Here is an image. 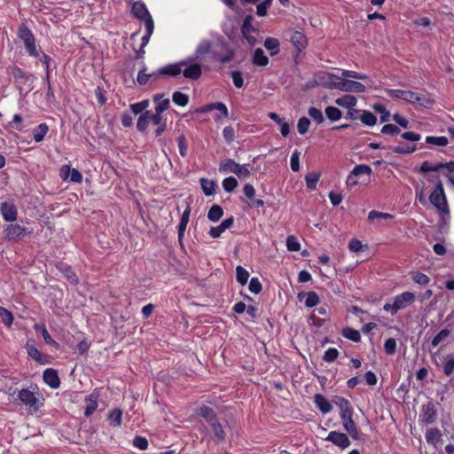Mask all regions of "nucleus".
<instances>
[{"label":"nucleus","instance_id":"nucleus-60","mask_svg":"<svg viewBox=\"0 0 454 454\" xmlns=\"http://www.w3.org/2000/svg\"><path fill=\"white\" fill-rule=\"evenodd\" d=\"M454 372V357L448 356L446 357V363L443 366V373L446 376H450Z\"/></svg>","mask_w":454,"mask_h":454},{"label":"nucleus","instance_id":"nucleus-17","mask_svg":"<svg viewBox=\"0 0 454 454\" xmlns=\"http://www.w3.org/2000/svg\"><path fill=\"white\" fill-rule=\"evenodd\" d=\"M131 14L138 20H144L150 12H148L145 4L140 0L135 1L131 7Z\"/></svg>","mask_w":454,"mask_h":454},{"label":"nucleus","instance_id":"nucleus-27","mask_svg":"<svg viewBox=\"0 0 454 454\" xmlns=\"http://www.w3.org/2000/svg\"><path fill=\"white\" fill-rule=\"evenodd\" d=\"M264 47L270 51L271 56L277 55L280 51L279 41L275 37H267L264 41Z\"/></svg>","mask_w":454,"mask_h":454},{"label":"nucleus","instance_id":"nucleus-61","mask_svg":"<svg viewBox=\"0 0 454 454\" xmlns=\"http://www.w3.org/2000/svg\"><path fill=\"white\" fill-rule=\"evenodd\" d=\"M207 109L208 110H218L222 113V114L224 117H227L229 114L227 106L222 102H216V103L211 104L207 106Z\"/></svg>","mask_w":454,"mask_h":454},{"label":"nucleus","instance_id":"nucleus-39","mask_svg":"<svg viewBox=\"0 0 454 454\" xmlns=\"http://www.w3.org/2000/svg\"><path fill=\"white\" fill-rule=\"evenodd\" d=\"M122 411L119 409L112 411L108 415L109 422L114 427H120L121 425Z\"/></svg>","mask_w":454,"mask_h":454},{"label":"nucleus","instance_id":"nucleus-25","mask_svg":"<svg viewBox=\"0 0 454 454\" xmlns=\"http://www.w3.org/2000/svg\"><path fill=\"white\" fill-rule=\"evenodd\" d=\"M200 183L206 196H212L215 193L216 183L215 181L207 178H200Z\"/></svg>","mask_w":454,"mask_h":454},{"label":"nucleus","instance_id":"nucleus-11","mask_svg":"<svg viewBox=\"0 0 454 454\" xmlns=\"http://www.w3.org/2000/svg\"><path fill=\"white\" fill-rule=\"evenodd\" d=\"M325 441L331 442L333 444L342 450L348 448L350 445V441L348 435L344 433L336 431H331L325 438Z\"/></svg>","mask_w":454,"mask_h":454},{"label":"nucleus","instance_id":"nucleus-16","mask_svg":"<svg viewBox=\"0 0 454 454\" xmlns=\"http://www.w3.org/2000/svg\"><path fill=\"white\" fill-rule=\"evenodd\" d=\"M0 209L5 221L12 222L16 220L18 212L16 207L13 204L8 203L6 201L3 202L1 204Z\"/></svg>","mask_w":454,"mask_h":454},{"label":"nucleus","instance_id":"nucleus-10","mask_svg":"<svg viewBox=\"0 0 454 454\" xmlns=\"http://www.w3.org/2000/svg\"><path fill=\"white\" fill-rule=\"evenodd\" d=\"M19 400L26 406H28L34 411L38 410V399L35 395L27 388H23L18 393Z\"/></svg>","mask_w":454,"mask_h":454},{"label":"nucleus","instance_id":"nucleus-56","mask_svg":"<svg viewBox=\"0 0 454 454\" xmlns=\"http://www.w3.org/2000/svg\"><path fill=\"white\" fill-rule=\"evenodd\" d=\"M272 0H264L256 6V14L260 17H263L267 14L268 9L271 4Z\"/></svg>","mask_w":454,"mask_h":454},{"label":"nucleus","instance_id":"nucleus-42","mask_svg":"<svg viewBox=\"0 0 454 454\" xmlns=\"http://www.w3.org/2000/svg\"><path fill=\"white\" fill-rule=\"evenodd\" d=\"M248 278H249V272L242 266H240V265L237 266V268H236L237 281L240 285L244 286L247 283Z\"/></svg>","mask_w":454,"mask_h":454},{"label":"nucleus","instance_id":"nucleus-48","mask_svg":"<svg viewBox=\"0 0 454 454\" xmlns=\"http://www.w3.org/2000/svg\"><path fill=\"white\" fill-rule=\"evenodd\" d=\"M310 118H312L317 124H321L325 121V117L321 110L317 107H310L308 111Z\"/></svg>","mask_w":454,"mask_h":454},{"label":"nucleus","instance_id":"nucleus-62","mask_svg":"<svg viewBox=\"0 0 454 454\" xmlns=\"http://www.w3.org/2000/svg\"><path fill=\"white\" fill-rule=\"evenodd\" d=\"M374 110L376 112L381 114V115H380L381 122H386L388 121L390 114L383 105H375Z\"/></svg>","mask_w":454,"mask_h":454},{"label":"nucleus","instance_id":"nucleus-55","mask_svg":"<svg viewBox=\"0 0 454 454\" xmlns=\"http://www.w3.org/2000/svg\"><path fill=\"white\" fill-rule=\"evenodd\" d=\"M384 350L387 355H394L396 352V340L394 338L387 339L384 343Z\"/></svg>","mask_w":454,"mask_h":454},{"label":"nucleus","instance_id":"nucleus-31","mask_svg":"<svg viewBox=\"0 0 454 454\" xmlns=\"http://www.w3.org/2000/svg\"><path fill=\"white\" fill-rule=\"evenodd\" d=\"M341 334L344 338L350 340L354 342H359L361 340L360 333L349 326L344 327L341 331Z\"/></svg>","mask_w":454,"mask_h":454},{"label":"nucleus","instance_id":"nucleus-49","mask_svg":"<svg viewBox=\"0 0 454 454\" xmlns=\"http://www.w3.org/2000/svg\"><path fill=\"white\" fill-rule=\"evenodd\" d=\"M210 427H212L215 436L219 441H224L225 432H224L222 425L220 423H218L217 420H215L213 423L210 424Z\"/></svg>","mask_w":454,"mask_h":454},{"label":"nucleus","instance_id":"nucleus-24","mask_svg":"<svg viewBox=\"0 0 454 454\" xmlns=\"http://www.w3.org/2000/svg\"><path fill=\"white\" fill-rule=\"evenodd\" d=\"M252 62L257 67H266L269 64V58L264 54V51L261 48L255 49Z\"/></svg>","mask_w":454,"mask_h":454},{"label":"nucleus","instance_id":"nucleus-53","mask_svg":"<svg viewBox=\"0 0 454 454\" xmlns=\"http://www.w3.org/2000/svg\"><path fill=\"white\" fill-rule=\"evenodd\" d=\"M23 121V118L20 114H14L12 121L8 123V127L10 129H16L18 131H22L23 127L21 126V123Z\"/></svg>","mask_w":454,"mask_h":454},{"label":"nucleus","instance_id":"nucleus-20","mask_svg":"<svg viewBox=\"0 0 454 454\" xmlns=\"http://www.w3.org/2000/svg\"><path fill=\"white\" fill-rule=\"evenodd\" d=\"M34 329L36 333H40L42 334L45 343L52 345L57 349L59 348V343L51 338L43 324H35Z\"/></svg>","mask_w":454,"mask_h":454},{"label":"nucleus","instance_id":"nucleus-19","mask_svg":"<svg viewBox=\"0 0 454 454\" xmlns=\"http://www.w3.org/2000/svg\"><path fill=\"white\" fill-rule=\"evenodd\" d=\"M98 394L96 393L95 391L86 397V407L84 411L85 417H90L96 411V409L98 408Z\"/></svg>","mask_w":454,"mask_h":454},{"label":"nucleus","instance_id":"nucleus-57","mask_svg":"<svg viewBox=\"0 0 454 454\" xmlns=\"http://www.w3.org/2000/svg\"><path fill=\"white\" fill-rule=\"evenodd\" d=\"M440 169H442V166H441L440 163L433 165L428 160L424 161L421 164L420 168H419V170L424 173L431 172V171H438Z\"/></svg>","mask_w":454,"mask_h":454},{"label":"nucleus","instance_id":"nucleus-51","mask_svg":"<svg viewBox=\"0 0 454 454\" xmlns=\"http://www.w3.org/2000/svg\"><path fill=\"white\" fill-rule=\"evenodd\" d=\"M352 175H355L356 176H360V175H368L370 176L372 172V168L370 166L368 165H365V164H360V165H356L353 169H352Z\"/></svg>","mask_w":454,"mask_h":454},{"label":"nucleus","instance_id":"nucleus-7","mask_svg":"<svg viewBox=\"0 0 454 454\" xmlns=\"http://www.w3.org/2000/svg\"><path fill=\"white\" fill-rule=\"evenodd\" d=\"M5 237L10 240H20L26 236L31 234L32 230L21 226L18 223H12L7 225L4 230Z\"/></svg>","mask_w":454,"mask_h":454},{"label":"nucleus","instance_id":"nucleus-38","mask_svg":"<svg viewBox=\"0 0 454 454\" xmlns=\"http://www.w3.org/2000/svg\"><path fill=\"white\" fill-rule=\"evenodd\" d=\"M426 143L430 145L446 146L449 143V140L446 137L427 136L426 137Z\"/></svg>","mask_w":454,"mask_h":454},{"label":"nucleus","instance_id":"nucleus-63","mask_svg":"<svg viewBox=\"0 0 454 454\" xmlns=\"http://www.w3.org/2000/svg\"><path fill=\"white\" fill-rule=\"evenodd\" d=\"M400 129L394 124H386L381 129V133L395 136L400 133Z\"/></svg>","mask_w":454,"mask_h":454},{"label":"nucleus","instance_id":"nucleus-14","mask_svg":"<svg viewBox=\"0 0 454 454\" xmlns=\"http://www.w3.org/2000/svg\"><path fill=\"white\" fill-rule=\"evenodd\" d=\"M290 42L298 52H301L308 46V39L306 35L300 31H293L291 33Z\"/></svg>","mask_w":454,"mask_h":454},{"label":"nucleus","instance_id":"nucleus-2","mask_svg":"<svg viewBox=\"0 0 454 454\" xmlns=\"http://www.w3.org/2000/svg\"><path fill=\"white\" fill-rule=\"evenodd\" d=\"M415 295L411 292H403L393 298V303H386L383 306L385 311H388L395 316L399 310L407 308L415 301Z\"/></svg>","mask_w":454,"mask_h":454},{"label":"nucleus","instance_id":"nucleus-54","mask_svg":"<svg viewBox=\"0 0 454 454\" xmlns=\"http://www.w3.org/2000/svg\"><path fill=\"white\" fill-rule=\"evenodd\" d=\"M287 249L291 252H297L301 249V244L294 236H289L286 239Z\"/></svg>","mask_w":454,"mask_h":454},{"label":"nucleus","instance_id":"nucleus-32","mask_svg":"<svg viewBox=\"0 0 454 454\" xmlns=\"http://www.w3.org/2000/svg\"><path fill=\"white\" fill-rule=\"evenodd\" d=\"M223 215V210L219 205H213L207 213V218L209 221L216 223Z\"/></svg>","mask_w":454,"mask_h":454},{"label":"nucleus","instance_id":"nucleus-33","mask_svg":"<svg viewBox=\"0 0 454 454\" xmlns=\"http://www.w3.org/2000/svg\"><path fill=\"white\" fill-rule=\"evenodd\" d=\"M26 348H27L28 356L32 359H34L35 361H36L40 364L46 363V361L44 359H43L40 351L33 344L27 343Z\"/></svg>","mask_w":454,"mask_h":454},{"label":"nucleus","instance_id":"nucleus-58","mask_svg":"<svg viewBox=\"0 0 454 454\" xmlns=\"http://www.w3.org/2000/svg\"><path fill=\"white\" fill-rule=\"evenodd\" d=\"M338 356H339L338 349H336L334 348H330L325 352L323 359L325 362L332 363L337 359Z\"/></svg>","mask_w":454,"mask_h":454},{"label":"nucleus","instance_id":"nucleus-9","mask_svg":"<svg viewBox=\"0 0 454 454\" xmlns=\"http://www.w3.org/2000/svg\"><path fill=\"white\" fill-rule=\"evenodd\" d=\"M187 65L182 67L183 75L189 80L197 81L202 75V66L200 63H191L190 60H186Z\"/></svg>","mask_w":454,"mask_h":454},{"label":"nucleus","instance_id":"nucleus-5","mask_svg":"<svg viewBox=\"0 0 454 454\" xmlns=\"http://www.w3.org/2000/svg\"><path fill=\"white\" fill-rule=\"evenodd\" d=\"M388 95L392 98H401L410 103H418L419 105L426 107L433 102L425 96L411 90H390L388 91Z\"/></svg>","mask_w":454,"mask_h":454},{"label":"nucleus","instance_id":"nucleus-1","mask_svg":"<svg viewBox=\"0 0 454 454\" xmlns=\"http://www.w3.org/2000/svg\"><path fill=\"white\" fill-rule=\"evenodd\" d=\"M329 81L326 87L332 90H339L344 92H364L365 86L356 81L340 78L334 74H328Z\"/></svg>","mask_w":454,"mask_h":454},{"label":"nucleus","instance_id":"nucleus-41","mask_svg":"<svg viewBox=\"0 0 454 454\" xmlns=\"http://www.w3.org/2000/svg\"><path fill=\"white\" fill-rule=\"evenodd\" d=\"M172 99L176 105L180 106H185L189 103V96L181 91H175Z\"/></svg>","mask_w":454,"mask_h":454},{"label":"nucleus","instance_id":"nucleus-29","mask_svg":"<svg viewBox=\"0 0 454 454\" xmlns=\"http://www.w3.org/2000/svg\"><path fill=\"white\" fill-rule=\"evenodd\" d=\"M12 74L17 82H26L29 80H33V75L31 74L24 72L18 67H14L12 69Z\"/></svg>","mask_w":454,"mask_h":454},{"label":"nucleus","instance_id":"nucleus-23","mask_svg":"<svg viewBox=\"0 0 454 454\" xmlns=\"http://www.w3.org/2000/svg\"><path fill=\"white\" fill-rule=\"evenodd\" d=\"M197 413L205 419L209 425L216 420L215 412L211 407L202 405L198 409Z\"/></svg>","mask_w":454,"mask_h":454},{"label":"nucleus","instance_id":"nucleus-4","mask_svg":"<svg viewBox=\"0 0 454 454\" xmlns=\"http://www.w3.org/2000/svg\"><path fill=\"white\" fill-rule=\"evenodd\" d=\"M18 36L22 40L26 51L29 56L39 57L40 50L37 49L35 37L32 31L25 24H21L18 30Z\"/></svg>","mask_w":454,"mask_h":454},{"label":"nucleus","instance_id":"nucleus-22","mask_svg":"<svg viewBox=\"0 0 454 454\" xmlns=\"http://www.w3.org/2000/svg\"><path fill=\"white\" fill-rule=\"evenodd\" d=\"M303 297H306L305 306L308 308H312L319 302V297L314 291L298 294V298L300 301H301Z\"/></svg>","mask_w":454,"mask_h":454},{"label":"nucleus","instance_id":"nucleus-3","mask_svg":"<svg viewBox=\"0 0 454 454\" xmlns=\"http://www.w3.org/2000/svg\"><path fill=\"white\" fill-rule=\"evenodd\" d=\"M248 166L249 164L240 165L232 159H225L221 160L219 171L221 173H233L240 179H247L251 175Z\"/></svg>","mask_w":454,"mask_h":454},{"label":"nucleus","instance_id":"nucleus-13","mask_svg":"<svg viewBox=\"0 0 454 454\" xmlns=\"http://www.w3.org/2000/svg\"><path fill=\"white\" fill-rule=\"evenodd\" d=\"M187 65V61H179L175 64H169L159 69V74L161 75L176 77L182 74V67Z\"/></svg>","mask_w":454,"mask_h":454},{"label":"nucleus","instance_id":"nucleus-43","mask_svg":"<svg viewBox=\"0 0 454 454\" xmlns=\"http://www.w3.org/2000/svg\"><path fill=\"white\" fill-rule=\"evenodd\" d=\"M320 175L316 172H311L306 175L305 181L309 190H315L317 184L319 180Z\"/></svg>","mask_w":454,"mask_h":454},{"label":"nucleus","instance_id":"nucleus-44","mask_svg":"<svg viewBox=\"0 0 454 454\" xmlns=\"http://www.w3.org/2000/svg\"><path fill=\"white\" fill-rule=\"evenodd\" d=\"M0 318L4 325L7 327H11L13 323V316L12 312L4 307L0 306Z\"/></svg>","mask_w":454,"mask_h":454},{"label":"nucleus","instance_id":"nucleus-28","mask_svg":"<svg viewBox=\"0 0 454 454\" xmlns=\"http://www.w3.org/2000/svg\"><path fill=\"white\" fill-rule=\"evenodd\" d=\"M356 102H357V99L356 97L352 96V95H345L341 98H338L336 100H335V103L341 106V107H346V108H351L353 106H355L356 105Z\"/></svg>","mask_w":454,"mask_h":454},{"label":"nucleus","instance_id":"nucleus-34","mask_svg":"<svg viewBox=\"0 0 454 454\" xmlns=\"http://www.w3.org/2000/svg\"><path fill=\"white\" fill-rule=\"evenodd\" d=\"M417 150V145H409L401 142L398 145L394 147L393 151L399 154H410Z\"/></svg>","mask_w":454,"mask_h":454},{"label":"nucleus","instance_id":"nucleus-36","mask_svg":"<svg viewBox=\"0 0 454 454\" xmlns=\"http://www.w3.org/2000/svg\"><path fill=\"white\" fill-rule=\"evenodd\" d=\"M359 119L367 126H373L377 122V117L371 112L362 110Z\"/></svg>","mask_w":454,"mask_h":454},{"label":"nucleus","instance_id":"nucleus-64","mask_svg":"<svg viewBox=\"0 0 454 454\" xmlns=\"http://www.w3.org/2000/svg\"><path fill=\"white\" fill-rule=\"evenodd\" d=\"M133 445L139 450H146L148 448V441L143 436H136L133 440Z\"/></svg>","mask_w":454,"mask_h":454},{"label":"nucleus","instance_id":"nucleus-45","mask_svg":"<svg viewBox=\"0 0 454 454\" xmlns=\"http://www.w3.org/2000/svg\"><path fill=\"white\" fill-rule=\"evenodd\" d=\"M325 114L326 117L332 121H339L342 116L341 111L334 106H327L325 108Z\"/></svg>","mask_w":454,"mask_h":454},{"label":"nucleus","instance_id":"nucleus-12","mask_svg":"<svg viewBox=\"0 0 454 454\" xmlns=\"http://www.w3.org/2000/svg\"><path fill=\"white\" fill-rule=\"evenodd\" d=\"M340 419L344 429L348 433V434L355 440L360 439V434L356 424L353 419V414L341 416Z\"/></svg>","mask_w":454,"mask_h":454},{"label":"nucleus","instance_id":"nucleus-15","mask_svg":"<svg viewBox=\"0 0 454 454\" xmlns=\"http://www.w3.org/2000/svg\"><path fill=\"white\" fill-rule=\"evenodd\" d=\"M43 381L51 388H58L60 386V380L56 370L46 369L43 373Z\"/></svg>","mask_w":454,"mask_h":454},{"label":"nucleus","instance_id":"nucleus-35","mask_svg":"<svg viewBox=\"0 0 454 454\" xmlns=\"http://www.w3.org/2000/svg\"><path fill=\"white\" fill-rule=\"evenodd\" d=\"M254 18L252 15H247L243 20V24L241 26V34L242 35H246L248 34H252L255 31V28L252 25Z\"/></svg>","mask_w":454,"mask_h":454},{"label":"nucleus","instance_id":"nucleus-21","mask_svg":"<svg viewBox=\"0 0 454 454\" xmlns=\"http://www.w3.org/2000/svg\"><path fill=\"white\" fill-rule=\"evenodd\" d=\"M314 402L322 413H328L333 410V405L328 400L321 394H317L314 396Z\"/></svg>","mask_w":454,"mask_h":454},{"label":"nucleus","instance_id":"nucleus-47","mask_svg":"<svg viewBox=\"0 0 454 454\" xmlns=\"http://www.w3.org/2000/svg\"><path fill=\"white\" fill-rule=\"evenodd\" d=\"M340 78L348 79L353 78L357 80H366L368 79V75L365 74L357 73L351 70H342Z\"/></svg>","mask_w":454,"mask_h":454},{"label":"nucleus","instance_id":"nucleus-40","mask_svg":"<svg viewBox=\"0 0 454 454\" xmlns=\"http://www.w3.org/2000/svg\"><path fill=\"white\" fill-rule=\"evenodd\" d=\"M411 279L418 285L427 286L430 282V278L424 273L419 271L411 272Z\"/></svg>","mask_w":454,"mask_h":454},{"label":"nucleus","instance_id":"nucleus-18","mask_svg":"<svg viewBox=\"0 0 454 454\" xmlns=\"http://www.w3.org/2000/svg\"><path fill=\"white\" fill-rule=\"evenodd\" d=\"M334 403L340 410V417L354 413L353 407L348 399L342 396H335Z\"/></svg>","mask_w":454,"mask_h":454},{"label":"nucleus","instance_id":"nucleus-6","mask_svg":"<svg viewBox=\"0 0 454 454\" xmlns=\"http://www.w3.org/2000/svg\"><path fill=\"white\" fill-rule=\"evenodd\" d=\"M437 410L433 401H429L421 406V410L419 415V425H432L437 420Z\"/></svg>","mask_w":454,"mask_h":454},{"label":"nucleus","instance_id":"nucleus-37","mask_svg":"<svg viewBox=\"0 0 454 454\" xmlns=\"http://www.w3.org/2000/svg\"><path fill=\"white\" fill-rule=\"evenodd\" d=\"M212 49V43L208 40H203L198 45L195 55L197 58L208 53Z\"/></svg>","mask_w":454,"mask_h":454},{"label":"nucleus","instance_id":"nucleus-30","mask_svg":"<svg viewBox=\"0 0 454 454\" xmlns=\"http://www.w3.org/2000/svg\"><path fill=\"white\" fill-rule=\"evenodd\" d=\"M49 131V127L46 123H41L39 124L34 130H33V137L34 140L36 143H39L43 140L44 137Z\"/></svg>","mask_w":454,"mask_h":454},{"label":"nucleus","instance_id":"nucleus-46","mask_svg":"<svg viewBox=\"0 0 454 454\" xmlns=\"http://www.w3.org/2000/svg\"><path fill=\"white\" fill-rule=\"evenodd\" d=\"M238 186V181L234 176H229L223 179V187L226 192H232Z\"/></svg>","mask_w":454,"mask_h":454},{"label":"nucleus","instance_id":"nucleus-52","mask_svg":"<svg viewBox=\"0 0 454 454\" xmlns=\"http://www.w3.org/2000/svg\"><path fill=\"white\" fill-rule=\"evenodd\" d=\"M375 218L388 220L393 219L394 215L388 214V213H383L376 210H372L369 212L368 215V221L372 222Z\"/></svg>","mask_w":454,"mask_h":454},{"label":"nucleus","instance_id":"nucleus-8","mask_svg":"<svg viewBox=\"0 0 454 454\" xmlns=\"http://www.w3.org/2000/svg\"><path fill=\"white\" fill-rule=\"evenodd\" d=\"M430 202L438 209L442 210L447 207L446 197L444 194L443 185L441 180H438L435 189L429 196Z\"/></svg>","mask_w":454,"mask_h":454},{"label":"nucleus","instance_id":"nucleus-50","mask_svg":"<svg viewBox=\"0 0 454 454\" xmlns=\"http://www.w3.org/2000/svg\"><path fill=\"white\" fill-rule=\"evenodd\" d=\"M310 126V121L309 118L303 116L298 121L297 129L301 135H304L308 132Z\"/></svg>","mask_w":454,"mask_h":454},{"label":"nucleus","instance_id":"nucleus-26","mask_svg":"<svg viewBox=\"0 0 454 454\" xmlns=\"http://www.w3.org/2000/svg\"><path fill=\"white\" fill-rule=\"evenodd\" d=\"M442 433L436 427L428 428L426 432L425 438L427 443L432 444L434 446L441 440Z\"/></svg>","mask_w":454,"mask_h":454},{"label":"nucleus","instance_id":"nucleus-59","mask_svg":"<svg viewBox=\"0 0 454 454\" xmlns=\"http://www.w3.org/2000/svg\"><path fill=\"white\" fill-rule=\"evenodd\" d=\"M248 288H249L250 292H252L255 294H260L262 290V284L257 278H251L249 285H248Z\"/></svg>","mask_w":454,"mask_h":454}]
</instances>
